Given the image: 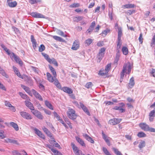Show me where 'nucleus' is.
Segmentation results:
<instances>
[{
  "instance_id": "f257e3e1",
  "label": "nucleus",
  "mask_w": 155,
  "mask_h": 155,
  "mask_svg": "<svg viewBox=\"0 0 155 155\" xmlns=\"http://www.w3.org/2000/svg\"><path fill=\"white\" fill-rule=\"evenodd\" d=\"M131 66L129 63L124 64L122 70L120 73V81L121 82L123 80L124 75L126 74H129L131 71Z\"/></svg>"
},
{
  "instance_id": "f03ea898",
  "label": "nucleus",
  "mask_w": 155,
  "mask_h": 155,
  "mask_svg": "<svg viewBox=\"0 0 155 155\" xmlns=\"http://www.w3.org/2000/svg\"><path fill=\"white\" fill-rule=\"evenodd\" d=\"M67 115L69 118L73 120L76 119L77 117L75 111L71 108H69L68 109L67 112Z\"/></svg>"
},
{
  "instance_id": "7ed1b4c3",
  "label": "nucleus",
  "mask_w": 155,
  "mask_h": 155,
  "mask_svg": "<svg viewBox=\"0 0 155 155\" xmlns=\"http://www.w3.org/2000/svg\"><path fill=\"white\" fill-rule=\"evenodd\" d=\"M32 113L38 118L42 120L43 118V116L41 115L40 112L37 110H34L32 111H31Z\"/></svg>"
},
{
  "instance_id": "20e7f679",
  "label": "nucleus",
  "mask_w": 155,
  "mask_h": 155,
  "mask_svg": "<svg viewBox=\"0 0 155 155\" xmlns=\"http://www.w3.org/2000/svg\"><path fill=\"white\" fill-rule=\"evenodd\" d=\"M21 116L27 120H31L32 118L31 116L28 113L25 111H21L20 112Z\"/></svg>"
},
{
  "instance_id": "39448f33",
  "label": "nucleus",
  "mask_w": 155,
  "mask_h": 155,
  "mask_svg": "<svg viewBox=\"0 0 155 155\" xmlns=\"http://www.w3.org/2000/svg\"><path fill=\"white\" fill-rule=\"evenodd\" d=\"M121 120L120 119L114 118L110 120L109 123L111 125H115L120 123Z\"/></svg>"
},
{
  "instance_id": "423d86ee",
  "label": "nucleus",
  "mask_w": 155,
  "mask_h": 155,
  "mask_svg": "<svg viewBox=\"0 0 155 155\" xmlns=\"http://www.w3.org/2000/svg\"><path fill=\"white\" fill-rule=\"evenodd\" d=\"M11 57L12 58H14L15 60L20 65H22V62L18 57L15 55L13 53H12L11 54Z\"/></svg>"
},
{
  "instance_id": "0eeeda50",
  "label": "nucleus",
  "mask_w": 155,
  "mask_h": 155,
  "mask_svg": "<svg viewBox=\"0 0 155 155\" xmlns=\"http://www.w3.org/2000/svg\"><path fill=\"white\" fill-rule=\"evenodd\" d=\"M79 47V42L78 40H75L73 43L71 49L73 50H77Z\"/></svg>"
},
{
  "instance_id": "6e6552de",
  "label": "nucleus",
  "mask_w": 155,
  "mask_h": 155,
  "mask_svg": "<svg viewBox=\"0 0 155 155\" xmlns=\"http://www.w3.org/2000/svg\"><path fill=\"white\" fill-rule=\"evenodd\" d=\"M139 126L143 130L147 131L149 126L145 123H141L139 124Z\"/></svg>"
},
{
  "instance_id": "1a4fd4ad",
  "label": "nucleus",
  "mask_w": 155,
  "mask_h": 155,
  "mask_svg": "<svg viewBox=\"0 0 155 155\" xmlns=\"http://www.w3.org/2000/svg\"><path fill=\"white\" fill-rule=\"evenodd\" d=\"M34 131H35V133L39 137L43 139H45V136L42 133V132L36 128H35L34 129Z\"/></svg>"
},
{
  "instance_id": "9d476101",
  "label": "nucleus",
  "mask_w": 155,
  "mask_h": 155,
  "mask_svg": "<svg viewBox=\"0 0 155 155\" xmlns=\"http://www.w3.org/2000/svg\"><path fill=\"white\" fill-rule=\"evenodd\" d=\"M31 15L35 18H44V16L36 12H32L31 13Z\"/></svg>"
},
{
  "instance_id": "9b49d317",
  "label": "nucleus",
  "mask_w": 155,
  "mask_h": 155,
  "mask_svg": "<svg viewBox=\"0 0 155 155\" xmlns=\"http://www.w3.org/2000/svg\"><path fill=\"white\" fill-rule=\"evenodd\" d=\"M80 104L81 107L82 108L84 112H85L88 115H90V113L87 107L81 102L80 103Z\"/></svg>"
},
{
  "instance_id": "f8f14e48",
  "label": "nucleus",
  "mask_w": 155,
  "mask_h": 155,
  "mask_svg": "<svg viewBox=\"0 0 155 155\" xmlns=\"http://www.w3.org/2000/svg\"><path fill=\"white\" fill-rule=\"evenodd\" d=\"M102 134L103 139L107 143V145L108 146H110V143L109 139V137H107V136L104 134L103 131H102Z\"/></svg>"
},
{
  "instance_id": "ddd939ff",
  "label": "nucleus",
  "mask_w": 155,
  "mask_h": 155,
  "mask_svg": "<svg viewBox=\"0 0 155 155\" xmlns=\"http://www.w3.org/2000/svg\"><path fill=\"white\" fill-rule=\"evenodd\" d=\"M62 90L64 92L68 94H71L73 93L72 90L71 88L67 87H63Z\"/></svg>"
},
{
  "instance_id": "4468645a",
  "label": "nucleus",
  "mask_w": 155,
  "mask_h": 155,
  "mask_svg": "<svg viewBox=\"0 0 155 155\" xmlns=\"http://www.w3.org/2000/svg\"><path fill=\"white\" fill-rule=\"evenodd\" d=\"M13 68L14 70V71L17 75L20 78L23 79V77L20 74V73L19 72L18 69L15 67L13 66Z\"/></svg>"
},
{
  "instance_id": "2eb2a0df",
  "label": "nucleus",
  "mask_w": 155,
  "mask_h": 155,
  "mask_svg": "<svg viewBox=\"0 0 155 155\" xmlns=\"http://www.w3.org/2000/svg\"><path fill=\"white\" fill-rule=\"evenodd\" d=\"M5 141L7 143H10L17 145L18 144V143L17 140L10 138H7L5 140Z\"/></svg>"
},
{
  "instance_id": "dca6fc26",
  "label": "nucleus",
  "mask_w": 155,
  "mask_h": 155,
  "mask_svg": "<svg viewBox=\"0 0 155 155\" xmlns=\"http://www.w3.org/2000/svg\"><path fill=\"white\" fill-rule=\"evenodd\" d=\"M33 94L36 98L38 99L40 101H43V99L42 97L37 91L34 90L33 92Z\"/></svg>"
},
{
  "instance_id": "f3484780",
  "label": "nucleus",
  "mask_w": 155,
  "mask_h": 155,
  "mask_svg": "<svg viewBox=\"0 0 155 155\" xmlns=\"http://www.w3.org/2000/svg\"><path fill=\"white\" fill-rule=\"evenodd\" d=\"M135 82L133 77H132L130 80L128 87L130 88H132L134 85Z\"/></svg>"
},
{
  "instance_id": "a211bd4d",
  "label": "nucleus",
  "mask_w": 155,
  "mask_h": 155,
  "mask_svg": "<svg viewBox=\"0 0 155 155\" xmlns=\"http://www.w3.org/2000/svg\"><path fill=\"white\" fill-rule=\"evenodd\" d=\"M26 105L28 107L30 110L32 111L35 109L34 107L31 103L29 101H25V102Z\"/></svg>"
},
{
  "instance_id": "6ab92c4d",
  "label": "nucleus",
  "mask_w": 155,
  "mask_h": 155,
  "mask_svg": "<svg viewBox=\"0 0 155 155\" xmlns=\"http://www.w3.org/2000/svg\"><path fill=\"white\" fill-rule=\"evenodd\" d=\"M76 139L78 143L81 146L84 147L85 146V144L84 143V141L80 138L78 137H76Z\"/></svg>"
},
{
  "instance_id": "aec40b11",
  "label": "nucleus",
  "mask_w": 155,
  "mask_h": 155,
  "mask_svg": "<svg viewBox=\"0 0 155 155\" xmlns=\"http://www.w3.org/2000/svg\"><path fill=\"white\" fill-rule=\"evenodd\" d=\"M50 64H53L55 65L56 66H58V64L55 60L54 58L52 59H49L48 60V61Z\"/></svg>"
},
{
  "instance_id": "412c9836",
  "label": "nucleus",
  "mask_w": 155,
  "mask_h": 155,
  "mask_svg": "<svg viewBox=\"0 0 155 155\" xmlns=\"http://www.w3.org/2000/svg\"><path fill=\"white\" fill-rule=\"evenodd\" d=\"M49 67L50 70L51 71L54 76V77L55 78L57 76L56 72L55 71V70L54 68L50 65H49Z\"/></svg>"
},
{
  "instance_id": "4be33fe9",
  "label": "nucleus",
  "mask_w": 155,
  "mask_h": 155,
  "mask_svg": "<svg viewBox=\"0 0 155 155\" xmlns=\"http://www.w3.org/2000/svg\"><path fill=\"white\" fill-rule=\"evenodd\" d=\"M7 3L8 6L10 7H14L16 6L17 4V2L16 1L10 2Z\"/></svg>"
},
{
  "instance_id": "5701e85b",
  "label": "nucleus",
  "mask_w": 155,
  "mask_h": 155,
  "mask_svg": "<svg viewBox=\"0 0 155 155\" xmlns=\"http://www.w3.org/2000/svg\"><path fill=\"white\" fill-rule=\"evenodd\" d=\"M10 125L12 126L16 131H18L19 130L17 124L13 122H11L10 123Z\"/></svg>"
},
{
  "instance_id": "b1692460",
  "label": "nucleus",
  "mask_w": 155,
  "mask_h": 155,
  "mask_svg": "<svg viewBox=\"0 0 155 155\" xmlns=\"http://www.w3.org/2000/svg\"><path fill=\"white\" fill-rule=\"evenodd\" d=\"M104 54L98 53L97 56V58L98 59L97 61L100 62L104 56Z\"/></svg>"
},
{
  "instance_id": "393cba45",
  "label": "nucleus",
  "mask_w": 155,
  "mask_h": 155,
  "mask_svg": "<svg viewBox=\"0 0 155 155\" xmlns=\"http://www.w3.org/2000/svg\"><path fill=\"white\" fill-rule=\"evenodd\" d=\"M92 39L90 38H88L85 40V44L86 46H88L92 42Z\"/></svg>"
},
{
  "instance_id": "a878e982",
  "label": "nucleus",
  "mask_w": 155,
  "mask_h": 155,
  "mask_svg": "<svg viewBox=\"0 0 155 155\" xmlns=\"http://www.w3.org/2000/svg\"><path fill=\"white\" fill-rule=\"evenodd\" d=\"M52 37L55 40L58 41L64 42L65 41L61 37L57 36H53Z\"/></svg>"
},
{
  "instance_id": "bb28decb",
  "label": "nucleus",
  "mask_w": 155,
  "mask_h": 155,
  "mask_svg": "<svg viewBox=\"0 0 155 155\" xmlns=\"http://www.w3.org/2000/svg\"><path fill=\"white\" fill-rule=\"evenodd\" d=\"M45 105L49 109L51 110H53L52 106L51 104L48 101H46L45 102Z\"/></svg>"
},
{
  "instance_id": "cd10ccee",
  "label": "nucleus",
  "mask_w": 155,
  "mask_h": 155,
  "mask_svg": "<svg viewBox=\"0 0 155 155\" xmlns=\"http://www.w3.org/2000/svg\"><path fill=\"white\" fill-rule=\"evenodd\" d=\"M117 53L116 54L115 56V61L117 62L119 59L120 57V52H119V49H117Z\"/></svg>"
},
{
  "instance_id": "c85d7f7f",
  "label": "nucleus",
  "mask_w": 155,
  "mask_h": 155,
  "mask_svg": "<svg viewBox=\"0 0 155 155\" xmlns=\"http://www.w3.org/2000/svg\"><path fill=\"white\" fill-rule=\"evenodd\" d=\"M122 51L124 55H126L128 53V49L126 47H123L122 49Z\"/></svg>"
},
{
  "instance_id": "c756f323",
  "label": "nucleus",
  "mask_w": 155,
  "mask_h": 155,
  "mask_svg": "<svg viewBox=\"0 0 155 155\" xmlns=\"http://www.w3.org/2000/svg\"><path fill=\"white\" fill-rule=\"evenodd\" d=\"M124 8H131L134 7V5L133 4H127L123 6Z\"/></svg>"
},
{
  "instance_id": "7c9ffc66",
  "label": "nucleus",
  "mask_w": 155,
  "mask_h": 155,
  "mask_svg": "<svg viewBox=\"0 0 155 155\" xmlns=\"http://www.w3.org/2000/svg\"><path fill=\"white\" fill-rule=\"evenodd\" d=\"M137 136L139 137H146L147 135L144 133L140 132L138 133Z\"/></svg>"
},
{
  "instance_id": "2f4dec72",
  "label": "nucleus",
  "mask_w": 155,
  "mask_h": 155,
  "mask_svg": "<svg viewBox=\"0 0 155 155\" xmlns=\"http://www.w3.org/2000/svg\"><path fill=\"white\" fill-rule=\"evenodd\" d=\"M0 73L6 78H8V76L6 73L4 71L2 68L0 70Z\"/></svg>"
},
{
  "instance_id": "473e14b6",
  "label": "nucleus",
  "mask_w": 155,
  "mask_h": 155,
  "mask_svg": "<svg viewBox=\"0 0 155 155\" xmlns=\"http://www.w3.org/2000/svg\"><path fill=\"white\" fill-rule=\"evenodd\" d=\"M83 18V17L81 16L75 17L74 18V21L78 22V21L82 20Z\"/></svg>"
},
{
  "instance_id": "72a5a7b5",
  "label": "nucleus",
  "mask_w": 155,
  "mask_h": 155,
  "mask_svg": "<svg viewBox=\"0 0 155 155\" xmlns=\"http://www.w3.org/2000/svg\"><path fill=\"white\" fill-rule=\"evenodd\" d=\"M51 151L54 153V155H63L60 152L56 149L52 148L51 149Z\"/></svg>"
},
{
  "instance_id": "f704fd0d",
  "label": "nucleus",
  "mask_w": 155,
  "mask_h": 155,
  "mask_svg": "<svg viewBox=\"0 0 155 155\" xmlns=\"http://www.w3.org/2000/svg\"><path fill=\"white\" fill-rule=\"evenodd\" d=\"M145 145V142L144 141L142 140L139 143V147L140 149L143 148L144 147Z\"/></svg>"
},
{
  "instance_id": "c9c22d12",
  "label": "nucleus",
  "mask_w": 155,
  "mask_h": 155,
  "mask_svg": "<svg viewBox=\"0 0 155 155\" xmlns=\"http://www.w3.org/2000/svg\"><path fill=\"white\" fill-rule=\"evenodd\" d=\"M54 84L58 88L61 87V85L58 81L57 79H55L54 80Z\"/></svg>"
},
{
  "instance_id": "e433bc0d",
  "label": "nucleus",
  "mask_w": 155,
  "mask_h": 155,
  "mask_svg": "<svg viewBox=\"0 0 155 155\" xmlns=\"http://www.w3.org/2000/svg\"><path fill=\"white\" fill-rule=\"evenodd\" d=\"M4 130H0V138L2 139L5 137V136L4 134Z\"/></svg>"
},
{
  "instance_id": "4c0bfd02",
  "label": "nucleus",
  "mask_w": 155,
  "mask_h": 155,
  "mask_svg": "<svg viewBox=\"0 0 155 155\" xmlns=\"http://www.w3.org/2000/svg\"><path fill=\"white\" fill-rule=\"evenodd\" d=\"M46 134L48 135V136L50 137L51 138L53 139V140H52L53 141L56 142V141L54 140V139L53 137L52 134L49 131Z\"/></svg>"
},
{
  "instance_id": "58836bf2",
  "label": "nucleus",
  "mask_w": 155,
  "mask_h": 155,
  "mask_svg": "<svg viewBox=\"0 0 155 155\" xmlns=\"http://www.w3.org/2000/svg\"><path fill=\"white\" fill-rule=\"evenodd\" d=\"M113 150L114 151V153L117 155H122V153L118 150L117 149L115 148H113Z\"/></svg>"
},
{
  "instance_id": "ea45409f",
  "label": "nucleus",
  "mask_w": 155,
  "mask_h": 155,
  "mask_svg": "<svg viewBox=\"0 0 155 155\" xmlns=\"http://www.w3.org/2000/svg\"><path fill=\"white\" fill-rule=\"evenodd\" d=\"M93 85L91 82H89L87 83L85 85V87L87 88H91Z\"/></svg>"
},
{
  "instance_id": "a19ab883",
  "label": "nucleus",
  "mask_w": 155,
  "mask_h": 155,
  "mask_svg": "<svg viewBox=\"0 0 155 155\" xmlns=\"http://www.w3.org/2000/svg\"><path fill=\"white\" fill-rule=\"evenodd\" d=\"M45 49V47L44 45L42 44L40 45L39 47V51L41 52L44 51Z\"/></svg>"
},
{
  "instance_id": "79ce46f5",
  "label": "nucleus",
  "mask_w": 155,
  "mask_h": 155,
  "mask_svg": "<svg viewBox=\"0 0 155 155\" xmlns=\"http://www.w3.org/2000/svg\"><path fill=\"white\" fill-rule=\"evenodd\" d=\"M111 65L110 64H107L106 66L104 71H107V72H108L110 70Z\"/></svg>"
},
{
  "instance_id": "37998d69",
  "label": "nucleus",
  "mask_w": 155,
  "mask_h": 155,
  "mask_svg": "<svg viewBox=\"0 0 155 155\" xmlns=\"http://www.w3.org/2000/svg\"><path fill=\"white\" fill-rule=\"evenodd\" d=\"M106 72L107 71H102L100 70L99 72V74L102 76L106 75H107L108 73V72Z\"/></svg>"
},
{
  "instance_id": "c03bdc74",
  "label": "nucleus",
  "mask_w": 155,
  "mask_h": 155,
  "mask_svg": "<svg viewBox=\"0 0 155 155\" xmlns=\"http://www.w3.org/2000/svg\"><path fill=\"white\" fill-rule=\"evenodd\" d=\"M149 116L155 117V110H151L149 113Z\"/></svg>"
},
{
  "instance_id": "a18cd8bd",
  "label": "nucleus",
  "mask_w": 155,
  "mask_h": 155,
  "mask_svg": "<svg viewBox=\"0 0 155 155\" xmlns=\"http://www.w3.org/2000/svg\"><path fill=\"white\" fill-rule=\"evenodd\" d=\"M21 87L27 93L30 91L28 87H26L23 85H21Z\"/></svg>"
},
{
  "instance_id": "49530a36",
  "label": "nucleus",
  "mask_w": 155,
  "mask_h": 155,
  "mask_svg": "<svg viewBox=\"0 0 155 155\" xmlns=\"http://www.w3.org/2000/svg\"><path fill=\"white\" fill-rule=\"evenodd\" d=\"M80 6V4L78 3H74L71 5L70 6L71 8H76Z\"/></svg>"
},
{
  "instance_id": "de8ad7c7",
  "label": "nucleus",
  "mask_w": 155,
  "mask_h": 155,
  "mask_svg": "<svg viewBox=\"0 0 155 155\" xmlns=\"http://www.w3.org/2000/svg\"><path fill=\"white\" fill-rule=\"evenodd\" d=\"M19 94L20 95L22 98L24 99H26L27 97V96L25 94H24L21 92H19Z\"/></svg>"
},
{
  "instance_id": "09e8293b",
  "label": "nucleus",
  "mask_w": 155,
  "mask_h": 155,
  "mask_svg": "<svg viewBox=\"0 0 155 155\" xmlns=\"http://www.w3.org/2000/svg\"><path fill=\"white\" fill-rule=\"evenodd\" d=\"M40 0H29V2L31 4L33 5L37 3L38 2H40Z\"/></svg>"
},
{
  "instance_id": "8fccbe9b",
  "label": "nucleus",
  "mask_w": 155,
  "mask_h": 155,
  "mask_svg": "<svg viewBox=\"0 0 155 155\" xmlns=\"http://www.w3.org/2000/svg\"><path fill=\"white\" fill-rule=\"evenodd\" d=\"M103 150L106 155H111L107 150V149L105 147L103 148Z\"/></svg>"
},
{
  "instance_id": "3c124183",
  "label": "nucleus",
  "mask_w": 155,
  "mask_h": 155,
  "mask_svg": "<svg viewBox=\"0 0 155 155\" xmlns=\"http://www.w3.org/2000/svg\"><path fill=\"white\" fill-rule=\"evenodd\" d=\"M110 31L108 29H106L102 31V35L104 37Z\"/></svg>"
},
{
  "instance_id": "603ef678",
  "label": "nucleus",
  "mask_w": 155,
  "mask_h": 155,
  "mask_svg": "<svg viewBox=\"0 0 155 155\" xmlns=\"http://www.w3.org/2000/svg\"><path fill=\"white\" fill-rule=\"evenodd\" d=\"M41 54L47 61L48 60V59H50V58L49 57L48 55L45 53H42Z\"/></svg>"
},
{
  "instance_id": "864d4df0",
  "label": "nucleus",
  "mask_w": 155,
  "mask_h": 155,
  "mask_svg": "<svg viewBox=\"0 0 155 155\" xmlns=\"http://www.w3.org/2000/svg\"><path fill=\"white\" fill-rule=\"evenodd\" d=\"M57 33L58 35H61L63 37H66L67 36V35H65L64 34V33L61 31L58 30V31Z\"/></svg>"
},
{
  "instance_id": "5fc2aeb1",
  "label": "nucleus",
  "mask_w": 155,
  "mask_h": 155,
  "mask_svg": "<svg viewBox=\"0 0 155 155\" xmlns=\"http://www.w3.org/2000/svg\"><path fill=\"white\" fill-rule=\"evenodd\" d=\"M71 146H72V148L74 150V151L78 149V147L75 146L74 144L73 143H71Z\"/></svg>"
},
{
  "instance_id": "6e6d98bb",
  "label": "nucleus",
  "mask_w": 155,
  "mask_h": 155,
  "mask_svg": "<svg viewBox=\"0 0 155 155\" xmlns=\"http://www.w3.org/2000/svg\"><path fill=\"white\" fill-rule=\"evenodd\" d=\"M31 41L32 44L36 43V40L35 39L33 35H31Z\"/></svg>"
},
{
  "instance_id": "4d7b16f0",
  "label": "nucleus",
  "mask_w": 155,
  "mask_h": 155,
  "mask_svg": "<svg viewBox=\"0 0 155 155\" xmlns=\"http://www.w3.org/2000/svg\"><path fill=\"white\" fill-rule=\"evenodd\" d=\"M106 49L104 48H102L99 50V53H101L102 54H104V52L105 51Z\"/></svg>"
},
{
  "instance_id": "13d9d810",
  "label": "nucleus",
  "mask_w": 155,
  "mask_h": 155,
  "mask_svg": "<svg viewBox=\"0 0 155 155\" xmlns=\"http://www.w3.org/2000/svg\"><path fill=\"white\" fill-rule=\"evenodd\" d=\"M138 39L140 43L142 44L143 43V38H142V34L141 33Z\"/></svg>"
},
{
  "instance_id": "bf43d9fd",
  "label": "nucleus",
  "mask_w": 155,
  "mask_h": 155,
  "mask_svg": "<svg viewBox=\"0 0 155 155\" xmlns=\"http://www.w3.org/2000/svg\"><path fill=\"white\" fill-rule=\"evenodd\" d=\"M83 136L87 140H90V138H91V137L89 136L87 134H83Z\"/></svg>"
},
{
  "instance_id": "052dcab7",
  "label": "nucleus",
  "mask_w": 155,
  "mask_h": 155,
  "mask_svg": "<svg viewBox=\"0 0 155 155\" xmlns=\"http://www.w3.org/2000/svg\"><path fill=\"white\" fill-rule=\"evenodd\" d=\"M94 29L89 27V28L87 29V30L86 31V33H89L90 34L93 31Z\"/></svg>"
},
{
  "instance_id": "680f3d73",
  "label": "nucleus",
  "mask_w": 155,
  "mask_h": 155,
  "mask_svg": "<svg viewBox=\"0 0 155 155\" xmlns=\"http://www.w3.org/2000/svg\"><path fill=\"white\" fill-rule=\"evenodd\" d=\"M155 132V129L152 127H149L147 130V131Z\"/></svg>"
},
{
  "instance_id": "e2e57ef3",
  "label": "nucleus",
  "mask_w": 155,
  "mask_h": 155,
  "mask_svg": "<svg viewBox=\"0 0 155 155\" xmlns=\"http://www.w3.org/2000/svg\"><path fill=\"white\" fill-rule=\"evenodd\" d=\"M103 42L102 41H98L97 44V45L98 47H101L103 46Z\"/></svg>"
},
{
  "instance_id": "0e129e2a",
  "label": "nucleus",
  "mask_w": 155,
  "mask_h": 155,
  "mask_svg": "<svg viewBox=\"0 0 155 155\" xmlns=\"http://www.w3.org/2000/svg\"><path fill=\"white\" fill-rule=\"evenodd\" d=\"M150 73L153 77H155V69H152Z\"/></svg>"
},
{
  "instance_id": "69168bd1",
  "label": "nucleus",
  "mask_w": 155,
  "mask_h": 155,
  "mask_svg": "<svg viewBox=\"0 0 155 155\" xmlns=\"http://www.w3.org/2000/svg\"><path fill=\"white\" fill-rule=\"evenodd\" d=\"M154 44H155V33L154 34V35L153 36L152 41L151 43V46L152 45Z\"/></svg>"
},
{
  "instance_id": "338daca9",
  "label": "nucleus",
  "mask_w": 155,
  "mask_h": 155,
  "mask_svg": "<svg viewBox=\"0 0 155 155\" xmlns=\"http://www.w3.org/2000/svg\"><path fill=\"white\" fill-rule=\"evenodd\" d=\"M121 42H117V49H119L121 47Z\"/></svg>"
},
{
  "instance_id": "774afa93",
  "label": "nucleus",
  "mask_w": 155,
  "mask_h": 155,
  "mask_svg": "<svg viewBox=\"0 0 155 155\" xmlns=\"http://www.w3.org/2000/svg\"><path fill=\"white\" fill-rule=\"evenodd\" d=\"M95 21H93L92 22V23L91 24V25H90V27L91 28H93L94 29V28L95 26Z\"/></svg>"
}]
</instances>
